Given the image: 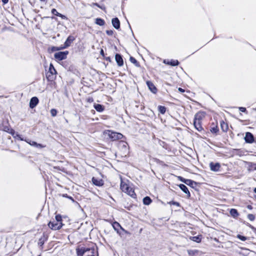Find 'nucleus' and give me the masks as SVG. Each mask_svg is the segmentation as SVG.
Instances as JSON below:
<instances>
[{
    "mask_svg": "<svg viewBox=\"0 0 256 256\" xmlns=\"http://www.w3.org/2000/svg\"><path fill=\"white\" fill-rule=\"evenodd\" d=\"M127 144L126 142H121L119 143L118 146L120 148H123L124 150H127V146H126Z\"/></svg>",
    "mask_w": 256,
    "mask_h": 256,
    "instance_id": "29",
    "label": "nucleus"
},
{
    "mask_svg": "<svg viewBox=\"0 0 256 256\" xmlns=\"http://www.w3.org/2000/svg\"><path fill=\"white\" fill-rule=\"evenodd\" d=\"M48 72H50V74H52V75H54L56 74V71L55 70L54 68V67L53 65L52 64H50L49 68V70Z\"/></svg>",
    "mask_w": 256,
    "mask_h": 256,
    "instance_id": "25",
    "label": "nucleus"
},
{
    "mask_svg": "<svg viewBox=\"0 0 256 256\" xmlns=\"http://www.w3.org/2000/svg\"><path fill=\"white\" fill-rule=\"evenodd\" d=\"M106 60H109V61H110V57H108V58H106Z\"/></svg>",
    "mask_w": 256,
    "mask_h": 256,
    "instance_id": "51",
    "label": "nucleus"
},
{
    "mask_svg": "<svg viewBox=\"0 0 256 256\" xmlns=\"http://www.w3.org/2000/svg\"><path fill=\"white\" fill-rule=\"evenodd\" d=\"M190 239L191 240H192V241L196 242H200L202 240L200 236H192V237L190 238Z\"/></svg>",
    "mask_w": 256,
    "mask_h": 256,
    "instance_id": "24",
    "label": "nucleus"
},
{
    "mask_svg": "<svg viewBox=\"0 0 256 256\" xmlns=\"http://www.w3.org/2000/svg\"><path fill=\"white\" fill-rule=\"evenodd\" d=\"M194 124L195 128L198 131H200L202 128L201 126V122L198 121L194 120Z\"/></svg>",
    "mask_w": 256,
    "mask_h": 256,
    "instance_id": "18",
    "label": "nucleus"
},
{
    "mask_svg": "<svg viewBox=\"0 0 256 256\" xmlns=\"http://www.w3.org/2000/svg\"><path fill=\"white\" fill-rule=\"evenodd\" d=\"M74 40V36H69L66 41L65 42H64V46H63L64 48H66L68 47L71 43Z\"/></svg>",
    "mask_w": 256,
    "mask_h": 256,
    "instance_id": "12",
    "label": "nucleus"
},
{
    "mask_svg": "<svg viewBox=\"0 0 256 256\" xmlns=\"http://www.w3.org/2000/svg\"><path fill=\"white\" fill-rule=\"evenodd\" d=\"M178 179L182 182L184 183V182L186 180V179H185L181 176H178Z\"/></svg>",
    "mask_w": 256,
    "mask_h": 256,
    "instance_id": "46",
    "label": "nucleus"
},
{
    "mask_svg": "<svg viewBox=\"0 0 256 256\" xmlns=\"http://www.w3.org/2000/svg\"><path fill=\"white\" fill-rule=\"evenodd\" d=\"M205 116V113L204 112H198L194 116V120L201 122L202 120Z\"/></svg>",
    "mask_w": 256,
    "mask_h": 256,
    "instance_id": "13",
    "label": "nucleus"
},
{
    "mask_svg": "<svg viewBox=\"0 0 256 256\" xmlns=\"http://www.w3.org/2000/svg\"><path fill=\"white\" fill-rule=\"evenodd\" d=\"M164 64H167L170 65V66H178V64H179V62H178V60H164Z\"/></svg>",
    "mask_w": 256,
    "mask_h": 256,
    "instance_id": "16",
    "label": "nucleus"
},
{
    "mask_svg": "<svg viewBox=\"0 0 256 256\" xmlns=\"http://www.w3.org/2000/svg\"><path fill=\"white\" fill-rule=\"evenodd\" d=\"M230 215L234 218H237L239 215L237 210L234 208L230 209Z\"/></svg>",
    "mask_w": 256,
    "mask_h": 256,
    "instance_id": "19",
    "label": "nucleus"
},
{
    "mask_svg": "<svg viewBox=\"0 0 256 256\" xmlns=\"http://www.w3.org/2000/svg\"><path fill=\"white\" fill-rule=\"evenodd\" d=\"M247 208H248V209H250V210H252V206H250V205H248V206H247Z\"/></svg>",
    "mask_w": 256,
    "mask_h": 256,
    "instance_id": "50",
    "label": "nucleus"
},
{
    "mask_svg": "<svg viewBox=\"0 0 256 256\" xmlns=\"http://www.w3.org/2000/svg\"><path fill=\"white\" fill-rule=\"evenodd\" d=\"M158 111L162 114H164L166 111V108L162 106H158Z\"/></svg>",
    "mask_w": 256,
    "mask_h": 256,
    "instance_id": "30",
    "label": "nucleus"
},
{
    "mask_svg": "<svg viewBox=\"0 0 256 256\" xmlns=\"http://www.w3.org/2000/svg\"><path fill=\"white\" fill-rule=\"evenodd\" d=\"M108 134L109 138L112 140H118L122 139L123 135L120 133L108 130Z\"/></svg>",
    "mask_w": 256,
    "mask_h": 256,
    "instance_id": "2",
    "label": "nucleus"
},
{
    "mask_svg": "<svg viewBox=\"0 0 256 256\" xmlns=\"http://www.w3.org/2000/svg\"><path fill=\"white\" fill-rule=\"evenodd\" d=\"M28 144H29L30 146H34L36 148H44V146H42L41 144H38L36 143V142H34V141H32V140H24Z\"/></svg>",
    "mask_w": 256,
    "mask_h": 256,
    "instance_id": "17",
    "label": "nucleus"
},
{
    "mask_svg": "<svg viewBox=\"0 0 256 256\" xmlns=\"http://www.w3.org/2000/svg\"><path fill=\"white\" fill-rule=\"evenodd\" d=\"M239 110L242 112H245L246 110V108L244 107H240Z\"/></svg>",
    "mask_w": 256,
    "mask_h": 256,
    "instance_id": "45",
    "label": "nucleus"
},
{
    "mask_svg": "<svg viewBox=\"0 0 256 256\" xmlns=\"http://www.w3.org/2000/svg\"><path fill=\"white\" fill-rule=\"evenodd\" d=\"M64 49V47L63 46H60V47H58V46H52V52H54V51H58V50H63Z\"/></svg>",
    "mask_w": 256,
    "mask_h": 256,
    "instance_id": "32",
    "label": "nucleus"
},
{
    "mask_svg": "<svg viewBox=\"0 0 256 256\" xmlns=\"http://www.w3.org/2000/svg\"><path fill=\"white\" fill-rule=\"evenodd\" d=\"M184 184L193 187L194 185H196V182L194 181H192V180L186 179V182H184Z\"/></svg>",
    "mask_w": 256,
    "mask_h": 256,
    "instance_id": "28",
    "label": "nucleus"
},
{
    "mask_svg": "<svg viewBox=\"0 0 256 256\" xmlns=\"http://www.w3.org/2000/svg\"><path fill=\"white\" fill-rule=\"evenodd\" d=\"M244 140L246 142L248 143H252L254 141V136L253 135L249 132H247L246 134V136L244 137Z\"/></svg>",
    "mask_w": 256,
    "mask_h": 256,
    "instance_id": "10",
    "label": "nucleus"
},
{
    "mask_svg": "<svg viewBox=\"0 0 256 256\" xmlns=\"http://www.w3.org/2000/svg\"><path fill=\"white\" fill-rule=\"evenodd\" d=\"M92 182L94 184L98 186H102L104 184V181L102 179L97 178L95 177L92 178Z\"/></svg>",
    "mask_w": 256,
    "mask_h": 256,
    "instance_id": "9",
    "label": "nucleus"
},
{
    "mask_svg": "<svg viewBox=\"0 0 256 256\" xmlns=\"http://www.w3.org/2000/svg\"><path fill=\"white\" fill-rule=\"evenodd\" d=\"M248 218L250 221H253L255 219V216L252 214H248Z\"/></svg>",
    "mask_w": 256,
    "mask_h": 256,
    "instance_id": "37",
    "label": "nucleus"
},
{
    "mask_svg": "<svg viewBox=\"0 0 256 256\" xmlns=\"http://www.w3.org/2000/svg\"><path fill=\"white\" fill-rule=\"evenodd\" d=\"M12 136H13L14 138H17V139H18L19 140H24L23 139V138H22L21 137V136L20 134H16V135H14V134H12Z\"/></svg>",
    "mask_w": 256,
    "mask_h": 256,
    "instance_id": "35",
    "label": "nucleus"
},
{
    "mask_svg": "<svg viewBox=\"0 0 256 256\" xmlns=\"http://www.w3.org/2000/svg\"><path fill=\"white\" fill-rule=\"evenodd\" d=\"M62 225V222H56L54 220L52 222H50L48 224V227L52 230H60Z\"/></svg>",
    "mask_w": 256,
    "mask_h": 256,
    "instance_id": "4",
    "label": "nucleus"
},
{
    "mask_svg": "<svg viewBox=\"0 0 256 256\" xmlns=\"http://www.w3.org/2000/svg\"><path fill=\"white\" fill-rule=\"evenodd\" d=\"M210 168L212 171L218 172L220 168V164L218 162H211L210 164Z\"/></svg>",
    "mask_w": 256,
    "mask_h": 256,
    "instance_id": "5",
    "label": "nucleus"
},
{
    "mask_svg": "<svg viewBox=\"0 0 256 256\" xmlns=\"http://www.w3.org/2000/svg\"><path fill=\"white\" fill-rule=\"evenodd\" d=\"M112 22L113 26L115 28L118 30L120 28V22L119 20L117 18H112Z\"/></svg>",
    "mask_w": 256,
    "mask_h": 256,
    "instance_id": "14",
    "label": "nucleus"
},
{
    "mask_svg": "<svg viewBox=\"0 0 256 256\" xmlns=\"http://www.w3.org/2000/svg\"><path fill=\"white\" fill-rule=\"evenodd\" d=\"M218 130L217 127H214L211 129V132L214 133H216Z\"/></svg>",
    "mask_w": 256,
    "mask_h": 256,
    "instance_id": "41",
    "label": "nucleus"
},
{
    "mask_svg": "<svg viewBox=\"0 0 256 256\" xmlns=\"http://www.w3.org/2000/svg\"><path fill=\"white\" fill-rule=\"evenodd\" d=\"M68 54V51L60 52L55 53L54 54V57L56 60H65Z\"/></svg>",
    "mask_w": 256,
    "mask_h": 256,
    "instance_id": "3",
    "label": "nucleus"
},
{
    "mask_svg": "<svg viewBox=\"0 0 256 256\" xmlns=\"http://www.w3.org/2000/svg\"><path fill=\"white\" fill-rule=\"evenodd\" d=\"M38 99L36 97H32L30 102V107L32 108H34L38 104Z\"/></svg>",
    "mask_w": 256,
    "mask_h": 256,
    "instance_id": "11",
    "label": "nucleus"
},
{
    "mask_svg": "<svg viewBox=\"0 0 256 256\" xmlns=\"http://www.w3.org/2000/svg\"><path fill=\"white\" fill-rule=\"evenodd\" d=\"M120 189L123 192L126 193L132 197H134L136 196L132 188L126 184H125L124 182H121Z\"/></svg>",
    "mask_w": 256,
    "mask_h": 256,
    "instance_id": "1",
    "label": "nucleus"
},
{
    "mask_svg": "<svg viewBox=\"0 0 256 256\" xmlns=\"http://www.w3.org/2000/svg\"><path fill=\"white\" fill-rule=\"evenodd\" d=\"M143 202L146 205H148L152 202V200L148 196H146L143 199Z\"/></svg>",
    "mask_w": 256,
    "mask_h": 256,
    "instance_id": "27",
    "label": "nucleus"
},
{
    "mask_svg": "<svg viewBox=\"0 0 256 256\" xmlns=\"http://www.w3.org/2000/svg\"><path fill=\"white\" fill-rule=\"evenodd\" d=\"M106 33L108 36H112L113 34V31L112 30H107Z\"/></svg>",
    "mask_w": 256,
    "mask_h": 256,
    "instance_id": "42",
    "label": "nucleus"
},
{
    "mask_svg": "<svg viewBox=\"0 0 256 256\" xmlns=\"http://www.w3.org/2000/svg\"><path fill=\"white\" fill-rule=\"evenodd\" d=\"M95 23L100 26H103L105 24L104 20L100 18H96V19Z\"/></svg>",
    "mask_w": 256,
    "mask_h": 256,
    "instance_id": "20",
    "label": "nucleus"
},
{
    "mask_svg": "<svg viewBox=\"0 0 256 256\" xmlns=\"http://www.w3.org/2000/svg\"><path fill=\"white\" fill-rule=\"evenodd\" d=\"M50 114H51L52 116H55L56 115V114H57L56 110V109H54V108L50 110Z\"/></svg>",
    "mask_w": 256,
    "mask_h": 256,
    "instance_id": "39",
    "label": "nucleus"
},
{
    "mask_svg": "<svg viewBox=\"0 0 256 256\" xmlns=\"http://www.w3.org/2000/svg\"><path fill=\"white\" fill-rule=\"evenodd\" d=\"M178 90L180 92H184V90L182 89V88H178Z\"/></svg>",
    "mask_w": 256,
    "mask_h": 256,
    "instance_id": "47",
    "label": "nucleus"
},
{
    "mask_svg": "<svg viewBox=\"0 0 256 256\" xmlns=\"http://www.w3.org/2000/svg\"><path fill=\"white\" fill-rule=\"evenodd\" d=\"M100 54L102 56H104V50L102 49H101L100 51Z\"/></svg>",
    "mask_w": 256,
    "mask_h": 256,
    "instance_id": "48",
    "label": "nucleus"
},
{
    "mask_svg": "<svg viewBox=\"0 0 256 256\" xmlns=\"http://www.w3.org/2000/svg\"><path fill=\"white\" fill-rule=\"evenodd\" d=\"M179 188H180L182 190L185 194H188V197H190V194L188 190V188L184 184H180L179 185Z\"/></svg>",
    "mask_w": 256,
    "mask_h": 256,
    "instance_id": "15",
    "label": "nucleus"
},
{
    "mask_svg": "<svg viewBox=\"0 0 256 256\" xmlns=\"http://www.w3.org/2000/svg\"><path fill=\"white\" fill-rule=\"evenodd\" d=\"M54 220L56 221V222H62V219L61 216H60V215H56V220Z\"/></svg>",
    "mask_w": 256,
    "mask_h": 256,
    "instance_id": "38",
    "label": "nucleus"
},
{
    "mask_svg": "<svg viewBox=\"0 0 256 256\" xmlns=\"http://www.w3.org/2000/svg\"><path fill=\"white\" fill-rule=\"evenodd\" d=\"M112 226L115 230H116L118 232V228L122 229V227L120 226V224L116 222H115L112 224Z\"/></svg>",
    "mask_w": 256,
    "mask_h": 256,
    "instance_id": "22",
    "label": "nucleus"
},
{
    "mask_svg": "<svg viewBox=\"0 0 256 256\" xmlns=\"http://www.w3.org/2000/svg\"><path fill=\"white\" fill-rule=\"evenodd\" d=\"M4 4H6L8 2V0H2Z\"/></svg>",
    "mask_w": 256,
    "mask_h": 256,
    "instance_id": "49",
    "label": "nucleus"
},
{
    "mask_svg": "<svg viewBox=\"0 0 256 256\" xmlns=\"http://www.w3.org/2000/svg\"><path fill=\"white\" fill-rule=\"evenodd\" d=\"M89 250H90V249L88 248H86L84 247L77 248L76 249L77 256H83L85 252Z\"/></svg>",
    "mask_w": 256,
    "mask_h": 256,
    "instance_id": "6",
    "label": "nucleus"
},
{
    "mask_svg": "<svg viewBox=\"0 0 256 256\" xmlns=\"http://www.w3.org/2000/svg\"><path fill=\"white\" fill-rule=\"evenodd\" d=\"M115 60L119 66H122L124 65V60L122 56L118 54L115 55Z\"/></svg>",
    "mask_w": 256,
    "mask_h": 256,
    "instance_id": "7",
    "label": "nucleus"
},
{
    "mask_svg": "<svg viewBox=\"0 0 256 256\" xmlns=\"http://www.w3.org/2000/svg\"><path fill=\"white\" fill-rule=\"evenodd\" d=\"M146 84L148 88V89L154 94H156L157 92V88L154 84L150 81H147Z\"/></svg>",
    "mask_w": 256,
    "mask_h": 256,
    "instance_id": "8",
    "label": "nucleus"
},
{
    "mask_svg": "<svg viewBox=\"0 0 256 256\" xmlns=\"http://www.w3.org/2000/svg\"><path fill=\"white\" fill-rule=\"evenodd\" d=\"M220 126L222 130L224 132H226L228 130V126L227 124L225 123L224 122H220Z\"/></svg>",
    "mask_w": 256,
    "mask_h": 256,
    "instance_id": "26",
    "label": "nucleus"
},
{
    "mask_svg": "<svg viewBox=\"0 0 256 256\" xmlns=\"http://www.w3.org/2000/svg\"><path fill=\"white\" fill-rule=\"evenodd\" d=\"M244 250L246 251V252H248L247 253L248 255H250V254H252L254 252L250 251V250H247V249H244Z\"/></svg>",
    "mask_w": 256,
    "mask_h": 256,
    "instance_id": "44",
    "label": "nucleus"
},
{
    "mask_svg": "<svg viewBox=\"0 0 256 256\" xmlns=\"http://www.w3.org/2000/svg\"><path fill=\"white\" fill-rule=\"evenodd\" d=\"M46 76L49 80H52L54 78V75L52 76V74L48 72L46 74Z\"/></svg>",
    "mask_w": 256,
    "mask_h": 256,
    "instance_id": "34",
    "label": "nucleus"
},
{
    "mask_svg": "<svg viewBox=\"0 0 256 256\" xmlns=\"http://www.w3.org/2000/svg\"><path fill=\"white\" fill-rule=\"evenodd\" d=\"M94 6L98 7L99 8H100V9H102V10H105L104 6H100L98 3L94 2V3H92V4H90V6H92V7H93Z\"/></svg>",
    "mask_w": 256,
    "mask_h": 256,
    "instance_id": "31",
    "label": "nucleus"
},
{
    "mask_svg": "<svg viewBox=\"0 0 256 256\" xmlns=\"http://www.w3.org/2000/svg\"><path fill=\"white\" fill-rule=\"evenodd\" d=\"M52 13L56 16H58L60 17H61L62 18H65L66 16L58 12L57 10L55 8H53L52 10Z\"/></svg>",
    "mask_w": 256,
    "mask_h": 256,
    "instance_id": "23",
    "label": "nucleus"
},
{
    "mask_svg": "<svg viewBox=\"0 0 256 256\" xmlns=\"http://www.w3.org/2000/svg\"><path fill=\"white\" fill-rule=\"evenodd\" d=\"M130 61L132 64H134L136 66H138V63L137 60L133 57L131 56L130 58Z\"/></svg>",
    "mask_w": 256,
    "mask_h": 256,
    "instance_id": "33",
    "label": "nucleus"
},
{
    "mask_svg": "<svg viewBox=\"0 0 256 256\" xmlns=\"http://www.w3.org/2000/svg\"><path fill=\"white\" fill-rule=\"evenodd\" d=\"M170 204H174V205H176V206H180L179 203L178 202H170Z\"/></svg>",
    "mask_w": 256,
    "mask_h": 256,
    "instance_id": "43",
    "label": "nucleus"
},
{
    "mask_svg": "<svg viewBox=\"0 0 256 256\" xmlns=\"http://www.w3.org/2000/svg\"><path fill=\"white\" fill-rule=\"evenodd\" d=\"M62 196L64 197H66V198H67L70 199L73 202H74V199L72 196H68L67 194H63Z\"/></svg>",
    "mask_w": 256,
    "mask_h": 256,
    "instance_id": "40",
    "label": "nucleus"
},
{
    "mask_svg": "<svg viewBox=\"0 0 256 256\" xmlns=\"http://www.w3.org/2000/svg\"><path fill=\"white\" fill-rule=\"evenodd\" d=\"M94 108L98 112H102L104 110V106L100 104H94Z\"/></svg>",
    "mask_w": 256,
    "mask_h": 256,
    "instance_id": "21",
    "label": "nucleus"
},
{
    "mask_svg": "<svg viewBox=\"0 0 256 256\" xmlns=\"http://www.w3.org/2000/svg\"><path fill=\"white\" fill-rule=\"evenodd\" d=\"M254 192L256 193V188L254 189Z\"/></svg>",
    "mask_w": 256,
    "mask_h": 256,
    "instance_id": "52",
    "label": "nucleus"
},
{
    "mask_svg": "<svg viewBox=\"0 0 256 256\" xmlns=\"http://www.w3.org/2000/svg\"><path fill=\"white\" fill-rule=\"evenodd\" d=\"M237 238L242 241H245L248 239L246 237L241 236L240 234H238L237 236Z\"/></svg>",
    "mask_w": 256,
    "mask_h": 256,
    "instance_id": "36",
    "label": "nucleus"
}]
</instances>
